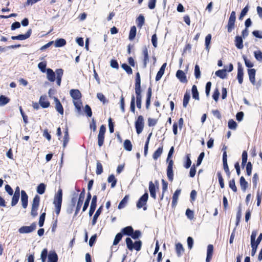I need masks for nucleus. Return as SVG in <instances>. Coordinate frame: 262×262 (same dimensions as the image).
I'll use <instances>...</instances> for the list:
<instances>
[{"label":"nucleus","mask_w":262,"mask_h":262,"mask_svg":"<svg viewBox=\"0 0 262 262\" xmlns=\"http://www.w3.org/2000/svg\"><path fill=\"white\" fill-rule=\"evenodd\" d=\"M40 198L36 195L33 200L31 214L32 216L35 217L37 215V210L39 206Z\"/></svg>","instance_id":"obj_1"},{"label":"nucleus","mask_w":262,"mask_h":262,"mask_svg":"<svg viewBox=\"0 0 262 262\" xmlns=\"http://www.w3.org/2000/svg\"><path fill=\"white\" fill-rule=\"evenodd\" d=\"M227 148V147L226 146H224L222 150H224L223 154V168L225 171V172L226 173L227 176L229 175V167L227 162V154L226 152V149Z\"/></svg>","instance_id":"obj_2"},{"label":"nucleus","mask_w":262,"mask_h":262,"mask_svg":"<svg viewBox=\"0 0 262 262\" xmlns=\"http://www.w3.org/2000/svg\"><path fill=\"white\" fill-rule=\"evenodd\" d=\"M36 228V224L33 223L30 226H23L18 229V232L21 234L29 233L35 230Z\"/></svg>","instance_id":"obj_3"},{"label":"nucleus","mask_w":262,"mask_h":262,"mask_svg":"<svg viewBox=\"0 0 262 262\" xmlns=\"http://www.w3.org/2000/svg\"><path fill=\"white\" fill-rule=\"evenodd\" d=\"M105 131L106 127L105 125H102L100 127L99 132L98 135V144L99 147H101L103 144Z\"/></svg>","instance_id":"obj_4"},{"label":"nucleus","mask_w":262,"mask_h":262,"mask_svg":"<svg viewBox=\"0 0 262 262\" xmlns=\"http://www.w3.org/2000/svg\"><path fill=\"white\" fill-rule=\"evenodd\" d=\"M148 198V194L147 193H145L139 200L137 203V207L138 208H141L143 207L144 210L147 209L146 207L144 206L146 204L147 200Z\"/></svg>","instance_id":"obj_5"},{"label":"nucleus","mask_w":262,"mask_h":262,"mask_svg":"<svg viewBox=\"0 0 262 262\" xmlns=\"http://www.w3.org/2000/svg\"><path fill=\"white\" fill-rule=\"evenodd\" d=\"M144 119L142 116H139L135 122V127L138 134H140L144 127Z\"/></svg>","instance_id":"obj_6"},{"label":"nucleus","mask_w":262,"mask_h":262,"mask_svg":"<svg viewBox=\"0 0 262 262\" xmlns=\"http://www.w3.org/2000/svg\"><path fill=\"white\" fill-rule=\"evenodd\" d=\"M62 200V191L61 188H59L54 196L53 204L54 205H61Z\"/></svg>","instance_id":"obj_7"},{"label":"nucleus","mask_w":262,"mask_h":262,"mask_svg":"<svg viewBox=\"0 0 262 262\" xmlns=\"http://www.w3.org/2000/svg\"><path fill=\"white\" fill-rule=\"evenodd\" d=\"M173 161L172 160H170L169 163H168L167 167V176L169 180H172L173 179Z\"/></svg>","instance_id":"obj_8"},{"label":"nucleus","mask_w":262,"mask_h":262,"mask_svg":"<svg viewBox=\"0 0 262 262\" xmlns=\"http://www.w3.org/2000/svg\"><path fill=\"white\" fill-rule=\"evenodd\" d=\"M31 33H32V30L30 29H29L28 30V31L27 32V33L25 34H20L17 36H11V38L13 40H25V39L28 38L30 36Z\"/></svg>","instance_id":"obj_9"},{"label":"nucleus","mask_w":262,"mask_h":262,"mask_svg":"<svg viewBox=\"0 0 262 262\" xmlns=\"http://www.w3.org/2000/svg\"><path fill=\"white\" fill-rule=\"evenodd\" d=\"M84 199V193L81 192L79 195V197L77 206H76V209L75 212V215H77L78 212H79V211L82 205Z\"/></svg>","instance_id":"obj_10"},{"label":"nucleus","mask_w":262,"mask_h":262,"mask_svg":"<svg viewBox=\"0 0 262 262\" xmlns=\"http://www.w3.org/2000/svg\"><path fill=\"white\" fill-rule=\"evenodd\" d=\"M28 196L24 190L21 191V202L24 208H26L28 205Z\"/></svg>","instance_id":"obj_11"},{"label":"nucleus","mask_w":262,"mask_h":262,"mask_svg":"<svg viewBox=\"0 0 262 262\" xmlns=\"http://www.w3.org/2000/svg\"><path fill=\"white\" fill-rule=\"evenodd\" d=\"M176 76L181 82L186 83L187 80L185 73L182 70H178L176 73Z\"/></svg>","instance_id":"obj_12"},{"label":"nucleus","mask_w":262,"mask_h":262,"mask_svg":"<svg viewBox=\"0 0 262 262\" xmlns=\"http://www.w3.org/2000/svg\"><path fill=\"white\" fill-rule=\"evenodd\" d=\"M70 95L73 98V100L80 99L81 97V94L80 91L77 89H72L70 92Z\"/></svg>","instance_id":"obj_13"},{"label":"nucleus","mask_w":262,"mask_h":262,"mask_svg":"<svg viewBox=\"0 0 262 262\" xmlns=\"http://www.w3.org/2000/svg\"><path fill=\"white\" fill-rule=\"evenodd\" d=\"M213 251V247L212 245H209L207 247V257L206 259V262H210L212 258Z\"/></svg>","instance_id":"obj_14"},{"label":"nucleus","mask_w":262,"mask_h":262,"mask_svg":"<svg viewBox=\"0 0 262 262\" xmlns=\"http://www.w3.org/2000/svg\"><path fill=\"white\" fill-rule=\"evenodd\" d=\"M58 256L55 251H50L48 254V262H57Z\"/></svg>","instance_id":"obj_15"},{"label":"nucleus","mask_w":262,"mask_h":262,"mask_svg":"<svg viewBox=\"0 0 262 262\" xmlns=\"http://www.w3.org/2000/svg\"><path fill=\"white\" fill-rule=\"evenodd\" d=\"M166 67V63H164L160 69L156 77V80L157 81H159L164 74Z\"/></svg>","instance_id":"obj_16"},{"label":"nucleus","mask_w":262,"mask_h":262,"mask_svg":"<svg viewBox=\"0 0 262 262\" xmlns=\"http://www.w3.org/2000/svg\"><path fill=\"white\" fill-rule=\"evenodd\" d=\"M149 190L150 196L155 199L156 198V186L152 181H150L149 183Z\"/></svg>","instance_id":"obj_17"},{"label":"nucleus","mask_w":262,"mask_h":262,"mask_svg":"<svg viewBox=\"0 0 262 262\" xmlns=\"http://www.w3.org/2000/svg\"><path fill=\"white\" fill-rule=\"evenodd\" d=\"M39 104L43 108H47L50 105V102L47 100L46 96H43L40 97Z\"/></svg>","instance_id":"obj_18"},{"label":"nucleus","mask_w":262,"mask_h":262,"mask_svg":"<svg viewBox=\"0 0 262 262\" xmlns=\"http://www.w3.org/2000/svg\"><path fill=\"white\" fill-rule=\"evenodd\" d=\"M47 78L48 79L51 81L53 82L55 80V73L53 72V71L51 69H48L47 70Z\"/></svg>","instance_id":"obj_19"},{"label":"nucleus","mask_w":262,"mask_h":262,"mask_svg":"<svg viewBox=\"0 0 262 262\" xmlns=\"http://www.w3.org/2000/svg\"><path fill=\"white\" fill-rule=\"evenodd\" d=\"M55 102V108L56 111L60 114L62 115L63 114V107L59 101V100L55 98L54 99Z\"/></svg>","instance_id":"obj_20"},{"label":"nucleus","mask_w":262,"mask_h":262,"mask_svg":"<svg viewBox=\"0 0 262 262\" xmlns=\"http://www.w3.org/2000/svg\"><path fill=\"white\" fill-rule=\"evenodd\" d=\"M256 71L254 69H251L248 70V75L249 77V80L254 85L255 84V76Z\"/></svg>","instance_id":"obj_21"},{"label":"nucleus","mask_w":262,"mask_h":262,"mask_svg":"<svg viewBox=\"0 0 262 262\" xmlns=\"http://www.w3.org/2000/svg\"><path fill=\"white\" fill-rule=\"evenodd\" d=\"M102 208V206H100L97 209L96 212H95V214H94V215L93 216L92 221V224L93 226H94V225H95L96 224V223L97 222V219H98V216L100 215V214L101 213Z\"/></svg>","instance_id":"obj_22"},{"label":"nucleus","mask_w":262,"mask_h":262,"mask_svg":"<svg viewBox=\"0 0 262 262\" xmlns=\"http://www.w3.org/2000/svg\"><path fill=\"white\" fill-rule=\"evenodd\" d=\"M143 54L144 55L143 66H144V68H146V66H147V63L149 60L148 50L146 48H144L143 49Z\"/></svg>","instance_id":"obj_23"},{"label":"nucleus","mask_w":262,"mask_h":262,"mask_svg":"<svg viewBox=\"0 0 262 262\" xmlns=\"http://www.w3.org/2000/svg\"><path fill=\"white\" fill-rule=\"evenodd\" d=\"M176 251L178 256L182 255L184 251V248L181 243L176 244Z\"/></svg>","instance_id":"obj_24"},{"label":"nucleus","mask_w":262,"mask_h":262,"mask_svg":"<svg viewBox=\"0 0 262 262\" xmlns=\"http://www.w3.org/2000/svg\"><path fill=\"white\" fill-rule=\"evenodd\" d=\"M235 46L239 49L243 48V39L241 37L236 36L235 40Z\"/></svg>","instance_id":"obj_25"},{"label":"nucleus","mask_w":262,"mask_h":262,"mask_svg":"<svg viewBox=\"0 0 262 262\" xmlns=\"http://www.w3.org/2000/svg\"><path fill=\"white\" fill-rule=\"evenodd\" d=\"M66 44V40L63 38L57 39L55 41V47H61L65 46Z\"/></svg>","instance_id":"obj_26"},{"label":"nucleus","mask_w":262,"mask_h":262,"mask_svg":"<svg viewBox=\"0 0 262 262\" xmlns=\"http://www.w3.org/2000/svg\"><path fill=\"white\" fill-rule=\"evenodd\" d=\"M243 70L242 67H238V72H237V78L238 79V82L241 84L243 81Z\"/></svg>","instance_id":"obj_27"},{"label":"nucleus","mask_w":262,"mask_h":262,"mask_svg":"<svg viewBox=\"0 0 262 262\" xmlns=\"http://www.w3.org/2000/svg\"><path fill=\"white\" fill-rule=\"evenodd\" d=\"M181 190L177 189L174 193L172 196V204L173 206L176 205L179 195L180 194Z\"/></svg>","instance_id":"obj_28"},{"label":"nucleus","mask_w":262,"mask_h":262,"mask_svg":"<svg viewBox=\"0 0 262 262\" xmlns=\"http://www.w3.org/2000/svg\"><path fill=\"white\" fill-rule=\"evenodd\" d=\"M192 94L193 98L199 100V94L198 91L197 87L195 85H193L192 87Z\"/></svg>","instance_id":"obj_29"},{"label":"nucleus","mask_w":262,"mask_h":262,"mask_svg":"<svg viewBox=\"0 0 262 262\" xmlns=\"http://www.w3.org/2000/svg\"><path fill=\"white\" fill-rule=\"evenodd\" d=\"M215 75L216 76H217L222 79H224V78L227 77L226 70H218L215 72Z\"/></svg>","instance_id":"obj_30"},{"label":"nucleus","mask_w":262,"mask_h":262,"mask_svg":"<svg viewBox=\"0 0 262 262\" xmlns=\"http://www.w3.org/2000/svg\"><path fill=\"white\" fill-rule=\"evenodd\" d=\"M144 17L142 15H140L136 20L138 27L141 28L144 24Z\"/></svg>","instance_id":"obj_31"},{"label":"nucleus","mask_w":262,"mask_h":262,"mask_svg":"<svg viewBox=\"0 0 262 262\" xmlns=\"http://www.w3.org/2000/svg\"><path fill=\"white\" fill-rule=\"evenodd\" d=\"M141 80L140 78H136V82H135V93H141Z\"/></svg>","instance_id":"obj_32"},{"label":"nucleus","mask_w":262,"mask_h":262,"mask_svg":"<svg viewBox=\"0 0 262 262\" xmlns=\"http://www.w3.org/2000/svg\"><path fill=\"white\" fill-rule=\"evenodd\" d=\"M136 103L137 106L140 109L142 105V96L141 93H136Z\"/></svg>","instance_id":"obj_33"},{"label":"nucleus","mask_w":262,"mask_h":262,"mask_svg":"<svg viewBox=\"0 0 262 262\" xmlns=\"http://www.w3.org/2000/svg\"><path fill=\"white\" fill-rule=\"evenodd\" d=\"M163 152V147H160L158 148L157 150L155 151L153 154L152 157L155 160H157L159 158Z\"/></svg>","instance_id":"obj_34"},{"label":"nucleus","mask_w":262,"mask_h":262,"mask_svg":"<svg viewBox=\"0 0 262 262\" xmlns=\"http://www.w3.org/2000/svg\"><path fill=\"white\" fill-rule=\"evenodd\" d=\"M123 146L124 149L127 151H131L132 150L133 145L129 140H125L124 141Z\"/></svg>","instance_id":"obj_35"},{"label":"nucleus","mask_w":262,"mask_h":262,"mask_svg":"<svg viewBox=\"0 0 262 262\" xmlns=\"http://www.w3.org/2000/svg\"><path fill=\"white\" fill-rule=\"evenodd\" d=\"M128 200V196L125 195L124 196V198L121 201V202L119 204V205L118 207V209H121L124 208Z\"/></svg>","instance_id":"obj_36"},{"label":"nucleus","mask_w":262,"mask_h":262,"mask_svg":"<svg viewBox=\"0 0 262 262\" xmlns=\"http://www.w3.org/2000/svg\"><path fill=\"white\" fill-rule=\"evenodd\" d=\"M190 98V94L189 93L186 92L184 96L183 102V106L184 107H186Z\"/></svg>","instance_id":"obj_37"},{"label":"nucleus","mask_w":262,"mask_h":262,"mask_svg":"<svg viewBox=\"0 0 262 262\" xmlns=\"http://www.w3.org/2000/svg\"><path fill=\"white\" fill-rule=\"evenodd\" d=\"M10 101L9 98L5 97L4 95L0 96V106H4L9 103Z\"/></svg>","instance_id":"obj_38"},{"label":"nucleus","mask_w":262,"mask_h":262,"mask_svg":"<svg viewBox=\"0 0 262 262\" xmlns=\"http://www.w3.org/2000/svg\"><path fill=\"white\" fill-rule=\"evenodd\" d=\"M136 31L137 29L135 26L131 27L129 34V39L130 40H133L135 38L136 35Z\"/></svg>","instance_id":"obj_39"},{"label":"nucleus","mask_w":262,"mask_h":262,"mask_svg":"<svg viewBox=\"0 0 262 262\" xmlns=\"http://www.w3.org/2000/svg\"><path fill=\"white\" fill-rule=\"evenodd\" d=\"M122 231L124 234L131 235L133 232V229L131 226H127L124 228Z\"/></svg>","instance_id":"obj_40"},{"label":"nucleus","mask_w":262,"mask_h":262,"mask_svg":"<svg viewBox=\"0 0 262 262\" xmlns=\"http://www.w3.org/2000/svg\"><path fill=\"white\" fill-rule=\"evenodd\" d=\"M152 135V133H150L147 138L146 141L145 142V146H144V155L146 156L147 155L148 153V144L150 141V137Z\"/></svg>","instance_id":"obj_41"},{"label":"nucleus","mask_w":262,"mask_h":262,"mask_svg":"<svg viewBox=\"0 0 262 262\" xmlns=\"http://www.w3.org/2000/svg\"><path fill=\"white\" fill-rule=\"evenodd\" d=\"M69 141V136L68 134V129H66V130L64 132V135L63 137V147L65 148Z\"/></svg>","instance_id":"obj_42"},{"label":"nucleus","mask_w":262,"mask_h":262,"mask_svg":"<svg viewBox=\"0 0 262 262\" xmlns=\"http://www.w3.org/2000/svg\"><path fill=\"white\" fill-rule=\"evenodd\" d=\"M46 185L43 183L40 184L37 187V192L40 194H42L45 192Z\"/></svg>","instance_id":"obj_43"},{"label":"nucleus","mask_w":262,"mask_h":262,"mask_svg":"<svg viewBox=\"0 0 262 262\" xmlns=\"http://www.w3.org/2000/svg\"><path fill=\"white\" fill-rule=\"evenodd\" d=\"M19 198V194H18V193H14V195L12 197V201H11V205L12 206H15L18 202Z\"/></svg>","instance_id":"obj_44"},{"label":"nucleus","mask_w":262,"mask_h":262,"mask_svg":"<svg viewBox=\"0 0 262 262\" xmlns=\"http://www.w3.org/2000/svg\"><path fill=\"white\" fill-rule=\"evenodd\" d=\"M126 243L127 248L129 250H133V249H134V244L130 238L127 237L126 238Z\"/></svg>","instance_id":"obj_45"},{"label":"nucleus","mask_w":262,"mask_h":262,"mask_svg":"<svg viewBox=\"0 0 262 262\" xmlns=\"http://www.w3.org/2000/svg\"><path fill=\"white\" fill-rule=\"evenodd\" d=\"M122 68L126 71L128 74H131L133 73L132 68L125 63H123L121 65Z\"/></svg>","instance_id":"obj_46"},{"label":"nucleus","mask_w":262,"mask_h":262,"mask_svg":"<svg viewBox=\"0 0 262 262\" xmlns=\"http://www.w3.org/2000/svg\"><path fill=\"white\" fill-rule=\"evenodd\" d=\"M73 103L74 106H75L76 108L78 110V111H80L81 110V107L82 106V103L80 101V99L74 100Z\"/></svg>","instance_id":"obj_47"},{"label":"nucleus","mask_w":262,"mask_h":262,"mask_svg":"<svg viewBox=\"0 0 262 262\" xmlns=\"http://www.w3.org/2000/svg\"><path fill=\"white\" fill-rule=\"evenodd\" d=\"M255 58L259 61H262V52L260 51H256L254 52Z\"/></svg>","instance_id":"obj_48"},{"label":"nucleus","mask_w":262,"mask_h":262,"mask_svg":"<svg viewBox=\"0 0 262 262\" xmlns=\"http://www.w3.org/2000/svg\"><path fill=\"white\" fill-rule=\"evenodd\" d=\"M122 237V234L121 233H118V234H117V235H116V236L115 237V239H114V241L113 242V245H117L119 243V242L120 241V240L121 239Z\"/></svg>","instance_id":"obj_49"},{"label":"nucleus","mask_w":262,"mask_h":262,"mask_svg":"<svg viewBox=\"0 0 262 262\" xmlns=\"http://www.w3.org/2000/svg\"><path fill=\"white\" fill-rule=\"evenodd\" d=\"M130 111L135 113V97L134 95L132 96L131 102H130Z\"/></svg>","instance_id":"obj_50"},{"label":"nucleus","mask_w":262,"mask_h":262,"mask_svg":"<svg viewBox=\"0 0 262 262\" xmlns=\"http://www.w3.org/2000/svg\"><path fill=\"white\" fill-rule=\"evenodd\" d=\"M45 216H46V213L43 212L40 215V216L39 217L38 224H39V227H42L43 225L45 220Z\"/></svg>","instance_id":"obj_51"},{"label":"nucleus","mask_w":262,"mask_h":262,"mask_svg":"<svg viewBox=\"0 0 262 262\" xmlns=\"http://www.w3.org/2000/svg\"><path fill=\"white\" fill-rule=\"evenodd\" d=\"M97 97L100 101L102 102L103 104H105L106 102H107V100L102 93H97Z\"/></svg>","instance_id":"obj_52"},{"label":"nucleus","mask_w":262,"mask_h":262,"mask_svg":"<svg viewBox=\"0 0 262 262\" xmlns=\"http://www.w3.org/2000/svg\"><path fill=\"white\" fill-rule=\"evenodd\" d=\"M103 171V168H102V164H101V163L99 161H98L97 162V167H96V173L97 174H101Z\"/></svg>","instance_id":"obj_53"},{"label":"nucleus","mask_w":262,"mask_h":262,"mask_svg":"<svg viewBox=\"0 0 262 262\" xmlns=\"http://www.w3.org/2000/svg\"><path fill=\"white\" fill-rule=\"evenodd\" d=\"M194 75L196 79H199L201 76V72L200 70V67L198 65H195L194 68Z\"/></svg>","instance_id":"obj_54"},{"label":"nucleus","mask_w":262,"mask_h":262,"mask_svg":"<svg viewBox=\"0 0 262 262\" xmlns=\"http://www.w3.org/2000/svg\"><path fill=\"white\" fill-rule=\"evenodd\" d=\"M247 157H248L247 152L246 151H244L242 154V165L243 166H244L246 164V163H247Z\"/></svg>","instance_id":"obj_55"},{"label":"nucleus","mask_w":262,"mask_h":262,"mask_svg":"<svg viewBox=\"0 0 262 262\" xmlns=\"http://www.w3.org/2000/svg\"><path fill=\"white\" fill-rule=\"evenodd\" d=\"M142 243L140 241H136L134 244V249L136 250L137 251H139L141 248Z\"/></svg>","instance_id":"obj_56"},{"label":"nucleus","mask_w":262,"mask_h":262,"mask_svg":"<svg viewBox=\"0 0 262 262\" xmlns=\"http://www.w3.org/2000/svg\"><path fill=\"white\" fill-rule=\"evenodd\" d=\"M38 68L40 70V71L44 73L46 71V63L44 62H39L38 64Z\"/></svg>","instance_id":"obj_57"},{"label":"nucleus","mask_w":262,"mask_h":262,"mask_svg":"<svg viewBox=\"0 0 262 262\" xmlns=\"http://www.w3.org/2000/svg\"><path fill=\"white\" fill-rule=\"evenodd\" d=\"M211 82L209 81L206 83V87H205V92L206 94V96L208 97L209 96V93L211 89Z\"/></svg>","instance_id":"obj_58"},{"label":"nucleus","mask_w":262,"mask_h":262,"mask_svg":"<svg viewBox=\"0 0 262 262\" xmlns=\"http://www.w3.org/2000/svg\"><path fill=\"white\" fill-rule=\"evenodd\" d=\"M157 123V120L153 118H149L148 119V125L149 126H154Z\"/></svg>","instance_id":"obj_59"},{"label":"nucleus","mask_w":262,"mask_h":262,"mask_svg":"<svg viewBox=\"0 0 262 262\" xmlns=\"http://www.w3.org/2000/svg\"><path fill=\"white\" fill-rule=\"evenodd\" d=\"M257 234V232L256 230H253L252 232L251 235V244H254L255 243V238Z\"/></svg>","instance_id":"obj_60"},{"label":"nucleus","mask_w":262,"mask_h":262,"mask_svg":"<svg viewBox=\"0 0 262 262\" xmlns=\"http://www.w3.org/2000/svg\"><path fill=\"white\" fill-rule=\"evenodd\" d=\"M257 205L259 206L261 203V201L262 199V193L260 192L259 190L257 191Z\"/></svg>","instance_id":"obj_61"},{"label":"nucleus","mask_w":262,"mask_h":262,"mask_svg":"<svg viewBox=\"0 0 262 262\" xmlns=\"http://www.w3.org/2000/svg\"><path fill=\"white\" fill-rule=\"evenodd\" d=\"M186 215L187 217L190 220L192 219L194 217V213L192 211L189 209H187L186 211Z\"/></svg>","instance_id":"obj_62"},{"label":"nucleus","mask_w":262,"mask_h":262,"mask_svg":"<svg viewBox=\"0 0 262 262\" xmlns=\"http://www.w3.org/2000/svg\"><path fill=\"white\" fill-rule=\"evenodd\" d=\"M110 66L112 68L118 69L119 65L116 60L112 59L110 62Z\"/></svg>","instance_id":"obj_63"},{"label":"nucleus","mask_w":262,"mask_h":262,"mask_svg":"<svg viewBox=\"0 0 262 262\" xmlns=\"http://www.w3.org/2000/svg\"><path fill=\"white\" fill-rule=\"evenodd\" d=\"M220 92L217 89H216L213 94L212 97L213 99L217 102L219 97Z\"/></svg>","instance_id":"obj_64"}]
</instances>
